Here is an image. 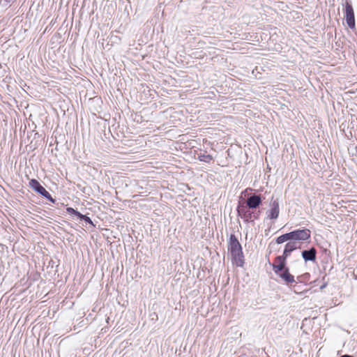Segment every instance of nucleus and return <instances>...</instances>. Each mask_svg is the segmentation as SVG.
<instances>
[{
	"instance_id": "nucleus-1",
	"label": "nucleus",
	"mask_w": 357,
	"mask_h": 357,
	"mask_svg": "<svg viewBox=\"0 0 357 357\" xmlns=\"http://www.w3.org/2000/svg\"><path fill=\"white\" fill-rule=\"evenodd\" d=\"M228 250L231 253L232 260L237 266H243L244 264V256L242 247L237 238L231 234L228 242Z\"/></svg>"
},
{
	"instance_id": "nucleus-2",
	"label": "nucleus",
	"mask_w": 357,
	"mask_h": 357,
	"mask_svg": "<svg viewBox=\"0 0 357 357\" xmlns=\"http://www.w3.org/2000/svg\"><path fill=\"white\" fill-rule=\"evenodd\" d=\"M29 187L31 188L36 192L45 197L52 202H54V199L52 197L51 195L43 188L36 179H31L29 181Z\"/></svg>"
},
{
	"instance_id": "nucleus-3",
	"label": "nucleus",
	"mask_w": 357,
	"mask_h": 357,
	"mask_svg": "<svg viewBox=\"0 0 357 357\" xmlns=\"http://www.w3.org/2000/svg\"><path fill=\"white\" fill-rule=\"evenodd\" d=\"M289 234L290 241H306L310 238V231L307 229H296Z\"/></svg>"
},
{
	"instance_id": "nucleus-4",
	"label": "nucleus",
	"mask_w": 357,
	"mask_h": 357,
	"mask_svg": "<svg viewBox=\"0 0 357 357\" xmlns=\"http://www.w3.org/2000/svg\"><path fill=\"white\" fill-rule=\"evenodd\" d=\"M274 273L287 285H291L293 283L296 282L294 276L289 273V270L287 267L284 268L282 271Z\"/></svg>"
},
{
	"instance_id": "nucleus-5",
	"label": "nucleus",
	"mask_w": 357,
	"mask_h": 357,
	"mask_svg": "<svg viewBox=\"0 0 357 357\" xmlns=\"http://www.w3.org/2000/svg\"><path fill=\"white\" fill-rule=\"evenodd\" d=\"M346 20L348 26L353 29L355 26L354 12L352 6L348 2L345 6Z\"/></svg>"
},
{
	"instance_id": "nucleus-6",
	"label": "nucleus",
	"mask_w": 357,
	"mask_h": 357,
	"mask_svg": "<svg viewBox=\"0 0 357 357\" xmlns=\"http://www.w3.org/2000/svg\"><path fill=\"white\" fill-rule=\"evenodd\" d=\"M261 204V197L257 195H252L246 201V204L249 208H257Z\"/></svg>"
},
{
	"instance_id": "nucleus-7",
	"label": "nucleus",
	"mask_w": 357,
	"mask_h": 357,
	"mask_svg": "<svg viewBox=\"0 0 357 357\" xmlns=\"http://www.w3.org/2000/svg\"><path fill=\"white\" fill-rule=\"evenodd\" d=\"M271 208L268 211L270 219H277L280 213L279 202L278 200H273L271 204Z\"/></svg>"
},
{
	"instance_id": "nucleus-8",
	"label": "nucleus",
	"mask_w": 357,
	"mask_h": 357,
	"mask_svg": "<svg viewBox=\"0 0 357 357\" xmlns=\"http://www.w3.org/2000/svg\"><path fill=\"white\" fill-rule=\"evenodd\" d=\"M317 250L314 248L305 250L302 252V257L305 261H314L316 259Z\"/></svg>"
},
{
	"instance_id": "nucleus-9",
	"label": "nucleus",
	"mask_w": 357,
	"mask_h": 357,
	"mask_svg": "<svg viewBox=\"0 0 357 357\" xmlns=\"http://www.w3.org/2000/svg\"><path fill=\"white\" fill-rule=\"evenodd\" d=\"M286 268V261L280 256H278L275 262L273 264V270L274 272H279Z\"/></svg>"
},
{
	"instance_id": "nucleus-10",
	"label": "nucleus",
	"mask_w": 357,
	"mask_h": 357,
	"mask_svg": "<svg viewBox=\"0 0 357 357\" xmlns=\"http://www.w3.org/2000/svg\"><path fill=\"white\" fill-rule=\"evenodd\" d=\"M296 248V243L295 242H289L285 245L284 252L288 253V255H289L290 253Z\"/></svg>"
},
{
	"instance_id": "nucleus-11",
	"label": "nucleus",
	"mask_w": 357,
	"mask_h": 357,
	"mask_svg": "<svg viewBox=\"0 0 357 357\" xmlns=\"http://www.w3.org/2000/svg\"><path fill=\"white\" fill-rule=\"evenodd\" d=\"M198 159L202 162L209 163L213 160V158L209 154L201 153L199 155Z\"/></svg>"
},
{
	"instance_id": "nucleus-12",
	"label": "nucleus",
	"mask_w": 357,
	"mask_h": 357,
	"mask_svg": "<svg viewBox=\"0 0 357 357\" xmlns=\"http://www.w3.org/2000/svg\"><path fill=\"white\" fill-rule=\"evenodd\" d=\"M287 241H290V237H289V233L281 235L276 238V243L278 244L283 243Z\"/></svg>"
},
{
	"instance_id": "nucleus-13",
	"label": "nucleus",
	"mask_w": 357,
	"mask_h": 357,
	"mask_svg": "<svg viewBox=\"0 0 357 357\" xmlns=\"http://www.w3.org/2000/svg\"><path fill=\"white\" fill-rule=\"evenodd\" d=\"M78 218H79L80 220H84L86 222H87L91 225H93V223L92 220H91V218L85 215L80 213L79 215Z\"/></svg>"
},
{
	"instance_id": "nucleus-14",
	"label": "nucleus",
	"mask_w": 357,
	"mask_h": 357,
	"mask_svg": "<svg viewBox=\"0 0 357 357\" xmlns=\"http://www.w3.org/2000/svg\"><path fill=\"white\" fill-rule=\"evenodd\" d=\"M66 211L68 213L70 214H74L76 216L79 217V215L80 214V213L76 210H75L74 208H71V207H68L66 208Z\"/></svg>"
},
{
	"instance_id": "nucleus-15",
	"label": "nucleus",
	"mask_w": 357,
	"mask_h": 357,
	"mask_svg": "<svg viewBox=\"0 0 357 357\" xmlns=\"http://www.w3.org/2000/svg\"><path fill=\"white\" fill-rule=\"evenodd\" d=\"M243 214H244V218H245V220L248 221L251 218V215L252 214V213L249 211H245L243 213Z\"/></svg>"
},
{
	"instance_id": "nucleus-16",
	"label": "nucleus",
	"mask_w": 357,
	"mask_h": 357,
	"mask_svg": "<svg viewBox=\"0 0 357 357\" xmlns=\"http://www.w3.org/2000/svg\"><path fill=\"white\" fill-rule=\"evenodd\" d=\"M289 255H288V253L285 252H283V255H281L280 257L283 259L284 261H287V257H289Z\"/></svg>"
},
{
	"instance_id": "nucleus-17",
	"label": "nucleus",
	"mask_w": 357,
	"mask_h": 357,
	"mask_svg": "<svg viewBox=\"0 0 357 357\" xmlns=\"http://www.w3.org/2000/svg\"><path fill=\"white\" fill-rule=\"evenodd\" d=\"M289 255H288V253L285 252H283V255H281L280 257L283 259L284 261H287V257H289Z\"/></svg>"
},
{
	"instance_id": "nucleus-18",
	"label": "nucleus",
	"mask_w": 357,
	"mask_h": 357,
	"mask_svg": "<svg viewBox=\"0 0 357 357\" xmlns=\"http://www.w3.org/2000/svg\"><path fill=\"white\" fill-rule=\"evenodd\" d=\"M340 357H353V356H349V355H343V356H342Z\"/></svg>"
},
{
	"instance_id": "nucleus-19",
	"label": "nucleus",
	"mask_w": 357,
	"mask_h": 357,
	"mask_svg": "<svg viewBox=\"0 0 357 357\" xmlns=\"http://www.w3.org/2000/svg\"><path fill=\"white\" fill-rule=\"evenodd\" d=\"M238 212L239 214H241L242 213V210L241 209H238Z\"/></svg>"
}]
</instances>
